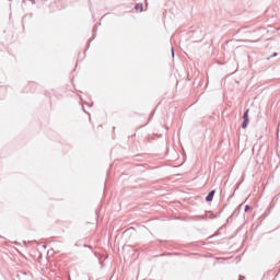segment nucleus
Here are the masks:
<instances>
[{
	"mask_svg": "<svg viewBox=\"0 0 280 280\" xmlns=\"http://www.w3.org/2000/svg\"><path fill=\"white\" fill-rule=\"evenodd\" d=\"M213 196H215V190H212L206 197L207 202H211L213 200Z\"/></svg>",
	"mask_w": 280,
	"mask_h": 280,
	"instance_id": "obj_1",
	"label": "nucleus"
},
{
	"mask_svg": "<svg viewBox=\"0 0 280 280\" xmlns=\"http://www.w3.org/2000/svg\"><path fill=\"white\" fill-rule=\"evenodd\" d=\"M136 10L137 12H143V4H137Z\"/></svg>",
	"mask_w": 280,
	"mask_h": 280,
	"instance_id": "obj_2",
	"label": "nucleus"
},
{
	"mask_svg": "<svg viewBox=\"0 0 280 280\" xmlns=\"http://www.w3.org/2000/svg\"><path fill=\"white\" fill-rule=\"evenodd\" d=\"M248 113H249V110L247 109V110L245 112L244 116H243V119H244L245 121H248Z\"/></svg>",
	"mask_w": 280,
	"mask_h": 280,
	"instance_id": "obj_3",
	"label": "nucleus"
},
{
	"mask_svg": "<svg viewBox=\"0 0 280 280\" xmlns=\"http://www.w3.org/2000/svg\"><path fill=\"white\" fill-rule=\"evenodd\" d=\"M242 128H248V120L243 121Z\"/></svg>",
	"mask_w": 280,
	"mask_h": 280,
	"instance_id": "obj_4",
	"label": "nucleus"
}]
</instances>
